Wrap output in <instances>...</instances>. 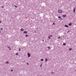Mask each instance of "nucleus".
Masks as SVG:
<instances>
[{"label": "nucleus", "instance_id": "f257e3e1", "mask_svg": "<svg viewBox=\"0 0 76 76\" xmlns=\"http://www.w3.org/2000/svg\"><path fill=\"white\" fill-rule=\"evenodd\" d=\"M58 12L59 13H62V11H61V10H58Z\"/></svg>", "mask_w": 76, "mask_h": 76}, {"label": "nucleus", "instance_id": "f03ea898", "mask_svg": "<svg viewBox=\"0 0 76 76\" xmlns=\"http://www.w3.org/2000/svg\"><path fill=\"white\" fill-rule=\"evenodd\" d=\"M28 57H30V56H31V55L30 54V53H28Z\"/></svg>", "mask_w": 76, "mask_h": 76}, {"label": "nucleus", "instance_id": "7ed1b4c3", "mask_svg": "<svg viewBox=\"0 0 76 76\" xmlns=\"http://www.w3.org/2000/svg\"><path fill=\"white\" fill-rule=\"evenodd\" d=\"M66 17V15H63V18H65V17Z\"/></svg>", "mask_w": 76, "mask_h": 76}, {"label": "nucleus", "instance_id": "20e7f679", "mask_svg": "<svg viewBox=\"0 0 76 76\" xmlns=\"http://www.w3.org/2000/svg\"><path fill=\"white\" fill-rule=\"evenodd\" d=\"M64 26L65 27H66V28H69V26L67 25H65Z\"/></svg>", "mask_w": 76, "mask_h": 76}, {"label": "nucleus", "instance_id": "39448f33", "mask_svg": "<svg viewBox=\"0 0 76 76\" xmlns=\"http://www.w3.org/2000/svg\"><path fill=\"white\" fill-rule=\"evenodd\" d=\"M27 32H27V31H23V33H24V34H27Z\"/></svg>", "mask_w": 76, "mask_h": 76}, {"label": "nucleus", "instance_id": "423d86ee", "mask_svg": "<svg viewBox=\"0 0 76 76\" xmlns=\"http://www.w3.org/2000/svg\"><path fill=\"white\" fill-rule=\"evenodd\" d=\"M20 31H24V29H23V28H21L20 29Z\"/></svg>", "mask_w": 76, "mask_h": 76}, {"label": "nucleus", "instance_id": "0eeeda50", "mask_svg": "<svg viewBox=\"0 0 76 76\" xmlns=\"http://www.w3.org/2000/svg\"><path fill=\"white\" fill-rule=\"evenodd\" d=\"M75 10H76V9H75V8H74V10H73V12L74 13H75Z\"/></svg>", "mask_w": 76, "mask_h": 76}, {"label": "nucleus", "instance_id": "6e6552de", "mask_svg": "<svg viewBox=\"0 0 76 76\" xmlns=\"http://www.w3.org/2000/svg\"><path fill=\"white\" fill-rule=\"evenodd\" d=\"M69 26H70V25H72V23H69Z\"/></svg>", "mask_w": 76, "mask_h": 76}, {"label": "nucleus", "instance_id": "1a4fd4ad", "mask_svg": "<svg viewBox=\"0 0 76 76\" xmlns=\"http://www.w3.org/2000/svg\"><path fill=\"white\" fill-rule=\"evenodd\" d=\"M47 61V58H46L45 61L46 62Z\"/></svg>", "mask_w": 76, "mask_h": 76}, {"label": "nucleus", "instance_id": "9d476101", "mask_svg": "<svg viewBox=\"0 0 76 76\" xmlns=\"http://www.w3.org/2000/svg\"><path fill=\"white\" fill-rule=\"evenodd\" d=\"M14 6L15 7H16L17 8H18V7L17 6L15 5Z\"/></svg>", "mask_w": 76, "mask_h": 76}, {"label": "nucleus", "instance_id": "9b49d317", "mask_svg": "<svg viewBox=\"0 0 76 76\" xmlns=\"http://www.w3.org/2000/svg\"><path fill=\"white\" fill-rule=\"evenodd\" d=\"M41 61H44V60H43V59H42L40 60Z\"/></svg>", "mask_w": 76, "mask_h": 76}, {"label": "nucleus", "instance_id": "f8f14e48", "mask_svg": "<svg viewBox=\"0 0 76 76\" xmlns=\"http://www.w3.org/2000/svg\"><path fill=\"white\" fill-rule=\"evenodd\" d=\"M58 18L59 19H61V17L60 16H59L58 17Z\"/></svg>", "mask_w": 76, "mask_h": 76}, {"label": "nucleus", "instance_id": "ddd939ff", "mask_svg": "<svg viewBox=\"0 0 76 76\" xmlns=\"http://www.w3.org/2000/svg\"><path fill=\"white\" fill-rule=\"evenodd\" d=\"M69 50L71 51V50H72V49L71 48H69Z\"/></svg>", "mask_w": 76, "mask_h": 76}, {"label": "nucleus", "instance_id": "4468645a", "mask_svg": "<svg viewBox=\"0 0 76 76\" xmlns=\"http://www.w3.org/2000/svg\"><path fill=\"white\" fill-rule=\"evenodd\" d=\"M63 45H66V43H64L63 44Z\"/></svg>", "mask_w": 76, "mask_h": 76}, {"label": "nucleus", "instance_id": "2eb2a0df", "mask_svg": "<svg viewBox=\"0 0 76 76\" xmlns=\"http://www.w3.org/2000/svg\"><path fill=\"white\" fill-rule=\"evenodd\" d=\"M7 47H8V48H10V47H9V46H7Z\"/></svg>", "mask_w": 76, "mask_h": 76}, {"label": "nucleus", "instance_id": "dca6fc26", "mask_svg": "<svg viewBox=\"0 0 76 76\" xmlns=\"http://www.w3.org/2000/svg\"><path fill=\"white\" fill-rule=\"evenodd\" d=\"M6 64H8V63H9V62H8V61H7V62H6Z\"/></svg>", "mask_w": 76, "mask_h": 76}, {"label": "nucleus", "instance_id": "f3484780", "mask_svg": "<svg viewBox=\"0 0 76 76\" xmlns=\"http://www.w3.org/2000/svg\"><path fill=\"white\" fill-rule=\"evenodd\" d=\"M1 8H4V7L3 6H2L1 7Z\"/></svg>", "mask_w": 76, "mask_h": 76}, {"label": "nucleus", "instance_id": "a211bd4d", "mask_svg": "<svg viewBox=\"0 0 76 76\" xmlns=\"http://www.w3.org/2000/svg\"><path fill=\"white\" fill-rule=\"evenodd\" d=\"M16 55H17V56H18V53H16Z\"/></svg>", "mask_w": 76, "mask_h": 76}, {"label": "nucleus", "instance_id": "6ab92c4d", "mask_svg": "<svg viewBox=\"0 0 76 76\" xmlns=\"http://www.w3.org/2000/svg\"><path fill=\"white\" fill-rule=\"evenodd\" d=\"M26 37H28V35H26Z\"/></svg>", "mask_w": 76, "mask_h": 76}, {"label": "nucleus", "instance_id": "aec40b11", "mask_svg": "<svg viewBox=\"0 0 76 76\" xmlns=\"http://www.w3.org/2000/svg\"><path fill=\"white\" fill-rule=\"evenodd\" d=\"M53 25H55V23H53Z\"/></svg>", "mask_w": 76, "mask_h": 76}, {"label": "nucleus", "instance_id": "412c9836", "mask_svg": "<svg viewBox=\"0 0 76 76\" xmlns=\"http://www.w3.org/2000/svg\"><path fill=\"white\" fill-rule=\"evenodd\" d=\"M13 70H11V72H13Z\"/></svg>", "mask_w": 76, "mask_h": 76}, {"label": "nucleus", "instance_id": "4be33fe9", "mask_svg": "<svg viewBox=\"0 0 76 76\" xmlns=\"http://www.w3.org/2000/svg\"><path fill=\"white\" fill-rule=\"evenodd\" d=\"M19 51H20V48H19Z\"/></svg>", "mask_w": 76, "mask_h": 76}, {"label": "nucleus", "instance_id": "5701e85b", "mask_svg": "<svg viewBox=\"0 0 76 76\" xmlns=\"http://www.w3.org/2000/svg\"><path fill=\"white\" fill-rule=\"evenodd\" d=\"M48 38H50V37H48Z\"/></svg>", "mask_w": 76, "mask_h": 76}, {"label": "nucleus", "instance_id": "b1692460", "mask_svg": "<svg viewBox=\"0 0 76 76\" xmlns=\"http://www.w3.org/2000/svg\"><path fill=\"white\" fill-rule=\"evenodd\" d=\"M1 30H3V28H1Z\"/></svg>", "mask_w": 76, "mask_h": 76}, {"label": "nucleus", "instance_id": "393cba45", "mask_svg": "<svg viewBox=\"0 0 76 76\" xmlns=\"http://www.w3.org/2000/svg\"><path fill=\"white\" fill-rule=\"evenodd\" d=\"M60 38V37H59L58 38V39H59Z\"/></svg>", "mask_w": 76, "mask_h": 76}, {"label": "nucleus", "instance_id": "a878e982", "mask_svg": "<svg viewBox=\"0 0 76 76\" xmlns=\"http://www.w3.org/2000/svg\"><path fill=\"white\" fill-rule=\"evenodd\" d=\"M41 66H42V64H41V65L40 66V67H41Z\"/></svg>", "mask_w": 76, "mask_h": 76}, {"label": "nucleus", "instance_id": "bb28decb", "mask_svg": "<svg viewBox=\"0 0 76 76\" xmlns=\"http://www.w3.org/2000/svg\"><path fill=\"white\" fill-rule=\"evenodd\" d=\"M48 48H49V49H50V47H48Z\"/></svg>", "mask_w": 76, "mask_h": 76}, {"label": "nucleus", "instance_id": "cd10ccee", "mask_svg": "<svg viewBox=\"0 0 76 76\" xmlns=\"http://www.w3.org/2000/svg\"><path fill=\"white\" fill-rule=\"evenodd\" d=\"M27 64L28 65V64H29V63H27Z\"/></svg>", "mask_w": 76, "mask_h": 76}, {"label": "nucleus", "instance_id": "c85d7f7f", "mask_svg": "<svg viewBox=\"0 0 76 76\" xmlns=\"http://www.w3.org/2000/svg\"><path fill=\"white\" fill-rule=\"evenodd\" d=\"M1 30H0V33H1Z\"/></svg>", "mask_w": 76, "mask_h": 76}, {"label": "nucleus", "instance_id": "c756f323", "mask_svg": "<svg viewBox=\"0 0 76 76\" xmlns=\"http://www.w3.org/2000/svg\"><path fill=\"white\" fill-rule=\"evenodd\" d=\"M70 32V31H68L67 33H68V32Z\"/></svg>", "mask_w": 76, "mask_h": 76}, {"label": "nucleus", "instance_id": "7c9ffc66", "mask_svg": "<svg viewBox=\"0 0 76 76\" xmlns=\"http://www.w3.org/2000/svg\"><path fill=\"white\" fill-rule=\"evenodd\" d=\"M52 73H54V72H52Z\"/></svg>", "mask_w": 76, "mask_h": 76}, {"label": "nucleus", "instance_id": "2f4dec72", "mask_svg": "<svg viewBox=\"0 0 76 76\" xmlns=\"http://www.w3.org/2000/svg\"><path fill=\"white\" fill-rule=\"evenodd\" d=\"M50 37H53V36H52V35H50Z\"/></svg>", "mask_w": 76, "mask_h": 76}, {"label": "nucleus", "instance_id": "473e14b6", "mask_svg": "<svg viewBox=\"0 0 76 76\" xmlns=\"http://www.w3.org/2000/svg\"><path fill=\"white\" fill-rule=\"evenodd\" d=\"M42 41H43V42L44 41V40H42Z\"/></svg>", "mask_w": 76, "mask_h": 76}, {"label": "nucleus", "instance_id": "72a5a7b5", "mask_svg": "<svg viewBox=\"0 0 76 76\" xmlns=\"http://www.w3.org/2000/svg\"><path fill=\"white\" fill-rule=\"evenodd\" d=\"M10 50H11V49H10Z\"/></svg>", "mask_w": 76, "mask_h": 76}, {"label": "nucleus", "instance_id": "f704fd0d", "mask_svg": "<svg viewBox=\"0 0 76 76\" xmlns=\"http://www.w3.org/2000/svg\"><path fill=\"white\" fill-rule=\"evenodd\" d=\"M0 23H1V21H0Z\"/></svg>", "mask_w": 76, "mask_h": 76}, {"label": "nucleus", "instance_id": "c9c22d12", "mask_svg": "<svg viewBox=\"0 0 76 76\" xmlns=\"http://www.w3.org/2000/svg\"><path fill=\"white\" fill-rule=\"evenodd\" d=\"M45 42H47V41H45Z\"/></svg>", "mask_w": 76, "mask_h": 76}]
</instances>
